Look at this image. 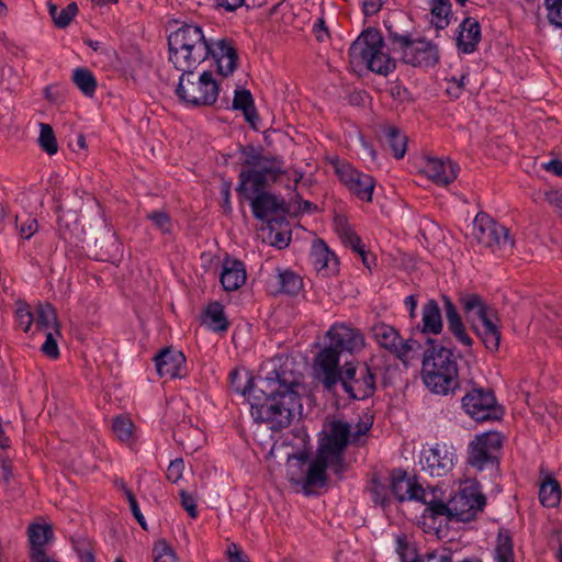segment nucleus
<instances>
[{"label":"nucleus","mask_w":562,"mask_h":562,"mask_svg":"<svg viewBox=\"0 0 562 562\" xmlns=\"http://www.w3.org/2000/svg\"><path fill=\"white\" fill-rule=\"evenodd\" d=\"M243 169L239 173L238 193L250 201L254 216L260 221H270L284 212V201L266 188L276 182L285 172L284 162L276 156L262 155L252 146L241 149Z\"/></svg>","instance_id":"nucleus-1"},{"label":"nucleus","mask_w":562,"mask_h":562,"mask_svg":"<svg viewBox=\"0 0 562 562\" xmlns=\"http://www.w3.org/2000/svg\"><path fill=\"white\" fill-rule=\"evenodd\" d=\"M258 383L255 386L252 379L248 378L243 390L237 387V391L248 395L250 414L255 422L265 423L272 430L288 427L300 400L294 390L296 384L288 382L277 370L267 378L259 379Z\"/></svg>","instance_id":"nucleus-2"},{"label":"nucleus","mask_w":562,"mask_h":562,"mask_svg":"<svg viewBox=\"0 0 562 562\" xmlns=\"http://www.w3.org/2000/svg\"><path fill=\"white\" fill-rule=\"evenodd\" d=\"M314 375L327 392H333L340 382L352 400H366L375 392V374L368 364L349 361L339 368L338 358L331 350L318 352Z\"/></svg>","instance_id":"nucleus-3"},{"label":"nucleus","mask_w":562,"mask_h":562,"mask_svg":"<svg viewBox=\"0 0 562 562\" xmlns=\"http://www.w3.org/2000/svg\"><path fill=\"white\" fill-rule=\"evenodd\" d=\"M350 434L351 430L348 423L334 420L329 424L328 431L319 440L316 457L312 460L306 471L305 486H325L327 483V469L341 476L347 469L345 450L349 443Z\"/></svg>","instance_id":"nucleus-4"},{"label":"nucleus","mask_w":562,"mask_h":562,"mask_svg":"<svg viewBox=\"0 0 562 562\" xmlns=\"http://www.w3.org/2000/svg\"><path fill=\"white\" fill-rule=\"evenodd\" d=\"M169 61L179 71L195 70L210 57L212 43L199 25L183 24L168 37Z\"/></svg>","instance_id":"nucleus-5"},{"label":"nucleus","mask_w":562,"mask_h":562,"mask_svg":"<svg viewBox=\"0 0 562 562\" xmlns=\"http://www.w3.org/2000/svg\"><path fill=\"white\" fill-rule=\"evenodd\" d=\"M428 344L423 358V381L432 393L447 395L458 386L457 358L436 340L428 339Z\"/></svg>","instance_id":"nucleus-6"},{"label":"nucleus","mask_w":562,"mask_h":562,"mask_svg":"<svg viewBox=\"0 0 562 562\" xmlns=\"http://www.w3.org/2000/svg\"><path fill=\"white\" fill-rule=\"evenodd\" d=\"M381 33L374 29L363 31L350 45L349 61L355 69L366 67L372 72L387 75L395 68V61L384 50Z\"/></svg>","instance_id":"nucleus-7"},{"label":"nucleus","mask_w":562,"mask_h":562,"mask_svg":"<svg viewBox=\"0 0 562 562\" xmlns=\"http://www.w3.org/2000/svg\"><path fill=\"white\" fill-rule=\"evenodd\" d=\"M485 506V496L475 486L461 488L453 497L445 503L438 496L434 497L430 507L423 513L424 518L436 519L446 516L450 520L468 522L473 520Z\"/></svg>","instance_id":"nucleus-8"},{"label":"nucleus","mask_w":562,"mask_h":562,"mask_svg":"<svg viewBox=\"0 0 562 562\" xmlns=\"http://www.w3.org/2000/svg\"><path fill=\"white\" fill-rule=\"evenodd\" d=\"M387 40L402 60L414 67H431L439 63L440 55L437 44L425 37H414L408 32H398L392 25L386 26Z\"/></svg>","instance_id":"nucleus-9"},{"label":"nucleus","mask_w":562,"mask_h":562,"mask_svg":"<svg viewBox=\"0 0 562 562\" xmlns=\"http://www.w3.org/2000/svg\"><path fill=\"white\" fill-rule=\"evenodd\" d=\"M176 95L178 99L191 106L213 105L218 98V86L209 70H203L198 77L194 70L181 71Z\"/></svg>","instance_id":"nucleus-10"},{"label":"nucleus","mask_w":562,"mask_h":562,"mask_svg":"<svg viewBox=\"0 0 562 562\" xmlns=\"http://www.w3.org/2000/svg\"><path fill=\"white\" fill-rule=\"evenodd\" d=\"M471 235L480 246L498 256L510 254L515 245L509 229L484 212L474 217Z\"/></svg>","instance_id":"nucleus-11"},{"label":"nucleus","mask_w":562,"mask_h":562,"mask_svg":"<svg viewBox=\"0 0 562 562\" xmlns=\"http://www.w3.org/2000/svg\"><path fill=\"white\" fill-rule=\"evenodd\" d=\"M502 437L498 432H485L475 437L469 445L468 464L477 471H496Z\"/></svg>","instance_id":"nucleus-12"},{"label":"nucleus","mask_w":562,"mask_h":562,"mask_svg":"<svg viewBox=\"0 0 562 562\" xmlns=\"http://www.w3.org/2000/svg\"><path fill=\"white\" fill-rule=\"evenodd\" d=\"M372 335L380 347L387 350L404 364L409 363L412 353L420 347L415 339L404 340L393 326L385 323L375 324L372 327Z\"/></svg>","instance_id":"nucleus-13"},{"label":"nucleus","mask_w":562,"mask_h":562,"mask_svg":"<svg viewBox=\"0 0 562 562\" xmlns=\"http://www.w3.org/2000/svg\"><path fill=\"white\" fill-rule=\"evenodd\" d=\"M392 494L398 502L417 501L430 507L434 503V497H437L438 488H423L415 477H407L406 472L403 470H394L391 475Z\"/></svg>","instance_id":"nucleus-14"},{"label":"nucleus","mask_w":562,"mask_h":562,"mask_svg":"<svg viewBox=\"0 0 562 562\" xmlns=\"http://www.w3.org/2000/svg\"><path fill=\"white\" fill-rule=\"evenodd\" d=\"M335 171L341 183L359 200L372 201L375 180L371 175L364 173L347 162L337 164Z\"/></svg>","instance_id":"nucleus-15"},{"label":"nucleus","mask_w":562,"mask_h":562,"mask_svg":"<svg viewBox=\"0 0 562 562\" xmlns=\"http://www.w3.org/2000/svg\"><path fill=\"white\" fill-rule=\"evenodd\" d=\"M329 346L319 352L331 350L339 359L342 351L350 353L359 352L364 347V337L359 329L345 324H335L327 331Z\"/></svg>","instance_id":"nucleus-16"},{"label":"nucleus","mask_w":562,"mask_h":562,"mask_svg":"<svg viewBox=\"0 0 562 562\" xmlns=\"http://www.w3.org/2000/svg\"><path fill=\"white\" fill-rule=\"evenodd\" d=\"M462 406L468 415L477 422L497 417L498 408L493 392L473 389L462 398Z\"/></svg>","instance_id":"nucleus-17"},{"label":"nucleus","mask_w":562,"mask_h":562,"mask_svg":"<svg viewBox=\"0 0 562 562\" xmlns=\"http://www.w3.org/2000/svg\"><path fill=\"white\" fill-rule=\"evenodd\" d=\"M453 458V451L446 443H435L423 449L420 464L431 476H443L452 469Z\"/></svg>","instance_id":"nucleus-18"},{"label":"nucleus","mask_w":562,"mask_h":562,"mask_svg":"<svg viewBox=\"0 0 562 562\" xmlns=\"http://www.w3.org/2000/svg\"><path fill=\"white\" fill-rule=\"evenodd\" d=\"M155 366L159 376L181 378L184 371L186 358L182 352L165 348L155 358Z\"/></svg>","instance_id":"nucleus-19"},{"label":"nucleus","mask_w":562,"mask_h":562,"mask_svg":"<svg viewBox=\"0 0 562 562\" xmlns=\"http://www.w3.org/2000/svg\"><path fill=\"white\" fill-rule=\"evenodd\" d=\"M458 166L451 160L427 158L424 162V173L436 184L447 186L453 182L458 176Z\"/></svg>","instance_id":"nucleus-20"},{"label":"nucleus","mask_w":562,"mask_h":562,"mask_svg":"<svg viewBox=\"0 0 562 562\" xmlns=\"http://www.w3.org/2000/svg\"><path fill=\"white\" fill-rule=\"evenodd\" d=\"M459 303L471 327L495 312V310L487 305L485 300L476 293H460Z\"/></svg>","instance_id":"nucleus-21"},{"label":"nucleus","mask_w":562,"mask_h":562,"mask_svg":"<svg viewBox=\"0 0 562 562\" xmlns=\"http://www.w3.org/2000/svg\"><path fill=\"white\" fill-rule=\"evenodd\" d=\"M210 56L217 65V71L227 77L232 75L237 67V52L232 44L225 40L212 43Z\"/></svg>","instance_id":"nucleus-22"},{"label":"nucleus","mask_w":562,"mask_h":562,"mask_svg":"<svg viewBox=\"0 0 562 562\" xmlns=\"http://www.w3.org/2000/svg\"><path fill=\"white\" fill-rule=\"evenodd\" d=\"M481 325H473L472 329L475 331L477 337L482 340L486 349L492 352H496L499 348L502 338L499 318L496 311L480 321Z\"/></svg>","instance_id":"nucleus-23"},{"label":"nucleus","mask_w":562,"mask_h":562,"mask_svg":"<svg viewBox=\"0 0 562 562\" xmlns=\"http://www.w3.org/2000/svg\"><path fill=\"white\" fill-rule=\"evenodd\" d=\"M481 40V25L474 18H467L459 25L457 36L458 49L464 54H471L475 50Z\"/></svg>","instance_id":"nucleus-24"},{"label":"nucleus","mask_w":562,"mask_h":562,"mask_svg":"<svg viewBox=\"0 0 562 562\" xmlns=\"http://www.w3.org/2000/svg\"><path fill=\"white\" fill-rule=\"evenodd\" d=\"M220 281L225 291H235L246 282L245 265L237 259L225 258Z\"/></svg>","instance_id":"nucleus-25"},{"label":"nucleus","mask_w":562,"mask_h":562,"mask_svg":"<svg viewBox=\"0 0 562 562\" xmlns=\"http://www.w3.org/2000/svg\"><path fill=\"white\" fill-rule=\"evenodd\" d=\"M442 301L449 330L458 339L459 342L465 347H471L473 345V339L467 334L464 324L457 310V306L446 295L442 296Z\"/></svg>","instance_id":"nucleus-26"},{"label":"nucleus","mask_w":562,"mask_h":562,"mask_svg":"<svg viewBox=\"0 0 562 562\" xmlns=\"http://www.w3.org/2000/svg\"><path fill=\"white\" fill-rule=\"evenodd\" d=\"M311 259L316 270H328L335 272L338 269V259L331 252L325 241L318 239L314 241L311 249Z\"/></svg>","instance_id":"nucleus-27"},{"label":"nucleus","mask_w":562,"mask_h":562,"mask_svg":"<svg viewBox=\"0 0 562 562\" xmlns=\"http://www.w3.org/2000/svg\"><path fill=\"white\" fill-rule=\"evenodd\" d=\"M422 331L424 334L438 335L442 330V318L440 307L434 299L423 305Z\"/></svg>","instance_id":"nucleus-28"},{"label":"nucleus","mask_w":562,"mask_h":562,"mask_svg":"<svg viewBox=\"0 0 562 562\" xmlns=\"http://www.w3.org/2000/svg\"><path fill=\"white\" fill-rule=\"evenodd\" d=\"M203 323L207 328L217 333L226 331L229 327L224 306L220 302H212L206 306Z\"/></svg>","instance_id":"nucleus-29"},{"label":"nucleus","mask_w":562,"mask_h":562,"mask_svg":"<svg viewBox=\"0 0 562 562\" xmlns=\"http://www.w3.org/2000/svg\"><path fill=\"white\" fill-rule=\"evenodd\" d=\"M561 487L552 476H547L540 484L539 501L546 507H555L560 504Z\"/></svg>","instance_id":"nucleus-30"},{"label":"nucleus","mask_w":562,"mask_h":562,"mask_svg":"<svg viewBox=\"0 0 562 562\" xmlns=\"http://www.w3.org/2000/svg\"><path fill=\"white\" fill-rule=\"evenodd\" d=\"M233 109L240 110L247 122L254 124L258 119L255 101L249 90H236L233 99Z\"/></svg>","instance_id":"nucleus-31"},{"label":"nucleus","mask_w":562,"mask_h":562,"mask_svg":"<svg viewBox=\"0 0 562 562\" xmlns=\"http://www.w3.org/2000/svg\"><path fill=\"white\" fill-rule=\"evenodd\" d=\"M47 8L55 25L60 29L68 26L78 13V5L76 2H70L64 9L58 11V7L55 3L48 1Z\"/></svg>","instance_id":"nucleus-32"},{"label":"nucleus","mask_w":562,"mask_h":562,"mask_svg":"<svg viewBox=\"0 0 562 562\" xmlns=\"http://www.w3.org/2000/svg\"><path fill=\"white\" fill-rule=\"evenodd\" d=\"M53 536V531L48 525H31L29 528V538L31 543V554L37 551H44V546Z\"/></svg>","instance_id":"nucleus-33"},{"label":"nucleus","mask_w":562,"mask_h":562,"mask_svg":"<svg viewBox=\"0 0 562 562\" xmlns=\"http://www.w3.org/2000/svg\"><path fill=\"white\" fill-rule=\"evenodd\" d=\"M278 292L295 295L302 289V279L290 270L280 271L276 277Z\"/></svg>","instance_id":"nucleus-34"},{"label":"nucleus","mask_w":562,"mask_h":562,"mask_svg":"<svg viewBox=\"0 0 562 562\" xmlns=\"http://www.w3.org/2000/svg\"><path fill=\"white\" fill-rule=\"evenodd\" d=\"M72 81L86 95L91 97L97 89V80L93 74L87 68H76L72 72Z\"/></svg>","instance_id":"nucleus-35"},{"label":"nucleus","mask_w":562,"mask_h":562,"mask_svg":"<svg viewBox=\"0 0 562 562\" xmlns=\"http://www.w3.org/2000/svg\"><path fill=\"white\" fill-rule=\"evenodd\" d=\"M451 15L450 0H432L431 1V23L437 30H442L449 24Z\"/></svg>","instance_id":"nucleus-36"},{"label":"nucleus","mask_w":562,"mask_h":562,"mask_svg":"<svg viewBox=\"0 0 562 562\" xmlns=\"http://www.w3.org/2000/svg\"><path fill=\"white\" fill-rule=\"evenodd\" d=\"M385 140L396 159L404 157L406 153L407 138L398 128L394 126L386 127Z\"/></svg>","instance_id":"nucleus-37"},{"label":"nucleus","mask_w":562,"mask_h":562,"mask_svg":"<svg viewBox=\"0 0 562 562\" xmlns=\"http://www.w3.org/2000/svg\"><path fill=\"white\" fill-rule=\"evenodd\" d=\"M35 326L40 330L57 328V315L50 304H38L36 308Z\"/></svg>","instance_id":"nucleus-38"},{"label":"nucleus","mask_w":562,"mask_h":562,"mask_svg":"<svg viewBox=\"0 0 562 562\" xmlns=\"http://www.w3.org/2000/svg\"><path fill=\"white\" fill-rule=\"evenodd\" d=\"M495 560L497 562H515L514 546L509 535L503 532L498 533Z\"/></svg>","instance_id":"nucleus-39"},{"label":"nucleus","mask_w":562,"mask_h":562,"mask_svg":"<svg viewBox=\"0 0 562 562\" xmlns=\"http://www.w3.org/2000/svg\"><path fill=\"white\" fill-rule=\"evenodd\" d=\"M40 128L38 143L41 148L49 156L55 155L58 151V145L53 127L49 124L41 123Z\"/></svg>","instance_id":"nucleus-40"},{"label":"nucleus","mask_w":562,"mask_h":562,"mask_svg":"<svg viewBox=\"0 0 562 562\" xmlns=\"http://www.w3.org/2000/svg\"><path fill=\"white\" fill-rule=\"evenodd\" d=\"M134 424L127 416L120 415L113 418L112 431L121 441H128L133 436Z\"/></svg>","instance_id":"nucleus-41"},{"label":"nucleus","mask_w":562,"mask_h":562,"mask_svg":"<svg viewBox=\"0 0 562 562\" xmlns=\"http://www.w3.org/2000/svg\"><path fill=\"white\" fill-rule=\"evenodd\" d=\"M341 241L351 248L357 255L363 252L366 247L360 237L346 224H340L337 227Z\"/></svg>","instance_id":"nucleus-42"},{"label":"nucleus","mask_w":562,"mask_h":562,"mask_svg":"<svg viewBox=\"0 0 562 562\" xmlns=\"http://www.w3.org/2000/svg\"><path fill=\"white\" fill-rule=\"evenodd\" d=\"M15 318L18 326L24 331L27 333L31 329V326L34 322V315L31 312V307L25 302H18L15 310Z\"/></svg>","instance_id":"nucleus-43"},{"label":"nucleus","mask_w":562,"mask_h":562,"mask_svg":"<svg viewBox=\"0 0 562 562\" xmlns=\"http://www.w3.org/2000/svg\"><path fill=\"white\" fill-rule=\"evenodd\" d=\"M151 221L154 226L159 229L162 234L170 233L172 231V221L169 214L165 211H153L146 215Z\"/></svg>","instance_id":"nucleus-44"},{"label":"nucleus","mask_w":562,"mask_h":562,"mask_svg":"<svg viewBox=\"0 0 562 562\" xmlns=\"http://www.w3.org/2000/svg\"><path fill=\"white\" fill-rule=\"evenodd\" d=\"M154 562H178L176 553L166 541H158L153 548Z\"/></svg>","instance_id":"nucleus-45"},{"label":"nucleus","mask_w":562,"mask_h":562,"mask_svg":"<svg viewBox=\"0 0 562 562\" xmlns=\"http://www.w3.org/2000/svg\"><path fill=\"white\" fill-rule=\"evenodd\" d=\"M548 21L557 27H562V0H544Z\"/></svg>","instance_id":"nucleus-46"},{"label":"nucleus","mask_w":562,"mask_h":562,"mask_svg":"<svg viewBox=\"0 0 562 562\" xmlns=\"http://www.w3.org/2000/svg\"><path fill=\"white\" fill-rule=\"evenodd\" d=\"M372 501L375 504L385 506L389 503V488L380 481L373 479L370 486Z\"/></svg>","instance_id":"nucleus-47"},{"label":"nucleus","mask_w":562,"mask_h":562,"mask_svg":"<svg viewBox=\"0 0 562 562\" xmlns=\"http://www.w3.org/2000/svg\"><path fill=\"white\" fill-rule=\"evenodd\" d=\"M184 462L182 459H175L169 463V467L166 472V477L168 481L172 483H177L183 474Z\"/></svg>","instance_id":"nucleus-48"},{"label":"nucleus","mask_w":562,"mask_h":562,"mask_svg":"<svg viewBox=\"0 0 562 562\" xmlns=\"http://www.w3.org/2000/svg\"><path fill=\"white\" fill-rule=\"evenodd\" d=\"M41 350L45 356H47L50 359H56L59 356V349L57 345V340L55 335L52 331H48L46 334V339L44 344L42 345Z\"/></svg>","instance_id":"nucleus-49"},{"label":"nucleus","mask_w":562,"mask_h":562,"mask_svg":"<svg viewBox=\"0 0 562 562\" xmlns=\"http://www.w3.org/2000/svg\"><path fill=\"white\" fill-rule=\"evenodd\" d=\"M396 552L400 555L401 562H417L418 558L415 552H409L408 544L403 537H398L396 540Z\"/></svg>","instance_id":"nucleus-50"},{"label":"nucleus","mask_w":562,"mask_h":562,"mask_svg":"<svg viewBox=\"0 0 562 562\" xmlns=\"http://www.w3.org/2000/svg\"><path fill=\"white\" fill-rule=\"evenodd\" d=\"M180 503L191 518H195L198 516L195 498L184 490L180 491Z\"/></svg>","instance_id":"nucleus-51"},{"label":"nucleus","mask_w":562,"mask_h":562,"mask_svg":"<svg viewBox=\"0 0 562 562\" xmlns=\"http://www.w3.org/2000/svg\"><path fill=\"white\" fill-rule=\"evenodd\" d=\"M18 228L22 238L30 239L37 232L38 224L36 218L27 217Z\"/></svg>","instance_id":"nucleus-52"},{"label":"nucleus","mask_w":562,"mask_h":562,"mask_svg":"<svg viewBox=\"0 0 562 562\" xmlns=\"http://www.w3.org/2000/svg\"><path fill=\"white\" fill-rule=\"evenodd\" d=\"M226 552L229 562H248L247 555L235 543H231Z\"/></svg>","instance_id":"nucleus-53"},{"label":"nucleus","mask_w":562,"mask_h":562,"mask_svg":"<svg viewBox=\"0 0 562 562\" xmlns=\"http://www.w3.org/2000/svg\"><path fill=\"white\" fill-rule=\"evenodd\" d=\"M385 0H361L363 13L369 16L378 13Z\"/></svg>","instance_id":"nucleus-54"},{"label":"nucleus","mask_w":562,"mask_h":562,"mask_svg":"<svg viewBox=\"0 0 562 562\" xmlns=\"http://www.w3.org/2000/svg\"><path fill=\"white\" fill-rule=\"evenodd\" d=\"M313 31L317 41L319 42H324L329 37L328 30L325 26V21L322 18L317 19V21L314 23Z\"/></svg>","instance_id":"nucleus-55"},{"label":"nucleus","mask_w":562,"mask_h":562,"mask_svg":"<svg viewBox=\"0 0 562 562\" xmlns=\"http://www.w3.org/2000/svg\"><path fill=\"white\" fill-rule=\"evenodd\" d=\"M217 7L224 8L226 11H235L240 8L245 0H215Z\"/></svg>","instance_id":"nucleus-56"},{"label":"nucleus","mask_w":562,"mask_h":562,"mask_svg":"<svg viewBox=\"0 0 562 562\" xmlns=\"http://www.w3.org/2000/svg\"><path fill=\"white\" fill-rule=\"evenodd\" d=\"M12 465L9 461H2L0 464V480H2L5 483H9V481L12 477Z\"/></svg>","instance_id":"nucleus-57"},{"label":"nucleus","mask_w":562,"mask_h":562,"mask_svg":"<svg viewBox=\"0 0 562 562\" xmlns=\"http://www.w3.org/2000/svg\"><path fill=\"white\" fill-rule=\"evenodd\" d=\"M404 304L409 311V317L415 318L416 317V308H417V304H418L417 295L412 294V295L406 296L404 300Z\"/></svg>","instance_id":"nucleus-58"},{"label":"nucleus","mask_w":562,"mask_h":562,"mask_svg":"<svg viewBox=\"0 0 562 562\" xmlns=\"http://www.w3.org/2000/svg\"><path fill=\"white\" fill-rule=\"evenodd\" d=\"M289 241H290V237L285 236L284 234L280 233V232L276 233L271 239V244L273 246L278 247L279 249L286 247L289 245Z\"/></svg>","instance_id":"nucleus-59"},{"label":"nucleus","mask_w":562,"mask_h":562,"mask_svg":"<svg viewBox=\"0 0 562 562\" xmlns=\"http://www.w3.org/2000/svg\"><path fill=\"white\" fill-rule=\"evenodd\" d=\"M130 508H131V512H132L134 518L137 520V522L140 525V527L146 530L147 529L146 520L139 509L138 503L131 505Z\"/></svg>","instance_id":"nucleus-60"},{"label":"nucleus","mask_w":562,"mask_h":562,"mask_svg":"<svg viewBox=\"0 0 562 562\" xmlns=\"http://www.w3.org/2000/svg\"><path fill=\"white\" fill-rule=\"evenodd\" d=\"M423 562H452L450 554L443 553V554H437V553H430L427 554L425 560Z\"/></svg>","instance_id":"nucleus-61"},{"label":"nucleus","mask_w":562,"mask_h":562,"mask_svg":"<svg viewBox=\"0 0 562 562\" xmlns=\"http://www.w3.org/2000/svg\"><path fill=\"white\" fill-rule=\"evenodd\" d=\"M358 256L361 258L363 266L367 267L368 269H371L372 266L375 265V257L370 255L366 250V247L363 248V252H359Z\"/></svg>","instance_id":"nucleus-62"},{"label":"nucleus","mask_w":562,"mask_h":562,"mask_svg":"<svg viewBox=\"0 0 562 562\" xmlns=\"http://www.w3.org/2000/svg\"><path fill=\"white\" fill-rule=\"evenodd\" d=\"M546 168L555 176L562 177V161L551 160Z\"/></svg>","instance_id":"nucleus-63"},{"label":"nucleus","mask_w":562,"mask_h":562,"mask_svg":"<svg viewBox=\"0 0 562 562\" xmlns=\"http://www.w3.org/2000/svg\"><path fill=\"white\" fill-rule=\"evenodd\" d=\"M31 561L32 562H56L53 559H49L45 551H37L35 553L31 554Z\"/></svg>","instance_id":"nucleus-64"}]
</instances>
